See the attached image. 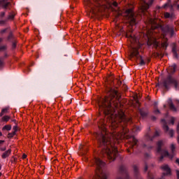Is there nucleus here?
I'll use <instances>...</instances> for the list:
<instances>
[{
  "instance_id": "f257e3e1",
  "label": "nucleus",
  "mask_w": 179,
  "mask_h": 179,
  "mask_svg": "<svg viewBox=\"0 0 179 179\" xmlns=\"http://www.w3.org/2000/svg\"><path fill=\"white\" fill-rule=\"evenodd\" d=\"M96 139L99 141V146L105 150L109 159H113L117 155V148L113 147V144H111L108 136L106 134L104 128L101 129V132L96 134Z\"/></svg>"
},
{
  "instance_id": "f03ea898",
  "label": "nucleus",
  "mask_w": 179,
  "mask_h": 179,
  "mask_svg": "<svg viewBox=\"0 0 179 179\" xmlns=\"http://www.w3.org/2000/svg\"><path fill=\"white\" fill-rule=\"evenodd\" d=\"M113 103L114 106H113ZM99 106L101 111H103L106 115L110 117L112 124L113 122H115V118H122L124 117L123 113L117 115L115 112H113L114 107H117V105L114 103V100L111 97L106 98L102 101L99 102Z\"/></svg>"
},
{
  "instance_id": "7ed1b4c3",
  "label": "nucleus",
  "mask_w": 179,
  "mask_h": 179,
  "mask_svg": "<svg viewBox=\"0 0 179 179\" xmlns=\"http://www.w3.org/2000/svg\"><path fill=\"white\" fill-rule=\"evenodd\" d=\"M170 149H171V154L169 155V151H166V150H163L162 152V156L161 157V159H163V157H169V159H173V157H174V156H176V144L174 143H171V146H170Z\"/></svg>"
},
{
  "instance_id": "20e7f679",
  "label": "nucleus",
  "mask_w": 179,
  "mask_h": 179,
  "mask_svg": "<svg viewBox=\"0 0 179 179\" xmlns=\"http://www.w3.org/2000/svg\"><path fill=\"white\" fill-rule=\"evenodd\" d=\"M125 16H127L130 24H136V17L135 15H134V11L132 10V8H129L127 10H126Z\"/></svg>"
},
{
  "instance_id": "39448f33",
  "label": "nucleus",
  "mask_w": 179,
  "mask_h": 179,
  "mask_svg": "<svg viewBox=\"0 0 179 179\" xmlns=\"http://www.w3.org/2000/svg\"><path fill=\"white\" fill-rule=\"evenodd\" d=\"M161 169L164 171L162 176L165 177V176L170 177L171 176V169L167 164H164L161 166Z\"/></svg>"
},
{
  "instance_id": "423d86ee",
  "label": "nucleus",
  "mask_w": 179,
  "mask_h": 179,
  "mask_svg": "<svg viewBox=\"0 0 179 179\" xmlns=\"http://www.w3.org/2000/svg\"><path fill=\"white\" fill-rule=\"evenodd\" d=\"M164 34L166 36L167 34H171V36H174V29L169 26H166L162 29Z\"/></svg>"
},
{
  "instance_id": "0eeeda50",
  "label": "nucleus",
  "mask_w": 179,
  "mask_h": 179,
  "mask_svg": "<svg viewBox=\"0 0 179 179\" xmlns=\"http://www.w3.org/2000/svg\"><path fill=\"white\" fill-rule=\"evenodd\" d=\"M163 129L165 131V132H168L171 138H173L174 136V130H173V129H169V126L164 124Z\"/></svg>"
},
{
  "instance_id": "6e6552de",
  "label": "nucleus",
  "mask_w": 179,
  "mask_h": 179,
  "mask_svg": "<svg viewBox=\"0 0 179 179\" xmlns=\"http://www.w3.org/2000/svg\"><path fill=\"white\" fill-rule=\"evenodd\" d=\"M152 3H153V0H149L148 2L144 1L143 3L142 4V9H143V10H146L149 9V7Z\"/></svg>"
},
{
  "instance_id": "1a4fd4ad",
  "label": "nucleus",
  "mask_w": 179,
  "mask_h": 179,
  "mask_svg": "<svg viewBox=\"0 0 179 179\" xmlns=\"http://www.w3.org/2000/svg\"><path fill=\"white\" fill-rule=\"evenodd\" d=\"M130 55H131V57H136V58H138V57L139 55V52H138L136 48H133L131 51Z\"/></svg>"
},
{
  "instance_id": "9d476101",
  "label": "nucleus",
  "mask_w": 179,
  "mask_h": 179,
  "mask_svg": "<svg viewBox=\"0 0 179 179\" xmlns=\"http://www.w3.org/2000/svg\"><path fill=\"white\" fill-rule=\"evenodd\" d=\"M9 5V2H8V0H1L0 1V6H2L3 9H6L8 8V6Z\"/></svg>"
},
{
  "instance_id": "9b49d317",
  "label": "nucleus",
  "mask_w": 179,
  "mask_h": 179,
  "mask_svg": "<svg viewBox=\"0 0 179 179\" xmlns=\"http://www.w3.org/2000/svg\"><path fill=\"white\" fill-rule=\"evenodd\" d=\"M12 150L10 149L8 150L7 151H6L2 155L1 157L2 159H6V157H9V156L10 155Z\"/></svg>"
},
{
  "instance_id": "f8f14e48",
  "label": "nucleus",
  "mask_w": 179,
  "mask_h": 179,
  "mask_svg": "<svg viewBox=\"0 0 179 179\" xmlns=\"http://www.w3.org/2000/svg\"><path fill=\"white\" fill-rule=\"evenodd\" d=\"M95 163L96 166H99V167H103V166H104V162H101L99 158H95Z\"/></svg>"
},
{
  "instance_id": "ddd939ff",
  "label": "nucleus",
  "mask_w": 179,
  "mask_h": 179,
  "mask_svg": "<svg viewBox=\"0 0 179 179\" xmlns=\"http://www.w3.org/2000/svg\"><path fill=\"white\" fill-rule=\"evenodd\" d=\"M169 106L171 107V110H172V111H177V108H176V106H174V104H173V101H171V99H169Z\"/></svg>"
},
{
  "instance_id": "4468645a",
  "label": "nucleus",
  "mask_w": 179,
  "mask_h": 179,
  "mask_svg": "<svg viewBox=\"0 0 179 179\" xmlns=\"http://www.w3.org/2000/svg\"><path fill=\"white\" fill-rule=\"evenodd\" d=\"M164 16L166 19H173V17H174V15L173 14H170L169 13H166Z\"/></svg>"
},
{
  "instance_id": "2eb2a0df",
  "label": "nucleus",
  "mask_w": 179,
  "mask_h": 179,
  "mask_svg": "<svg viewBox=\"0 0 179 179\" xmlns=\"http://www.w3.org/2000/svg\"><path fill=\"white\" fill-rule=\"evenodd\" d=\"M98 179H107V176L105 173H101L100 175H99Z\"/></svg>"
},
{
  "instance_id": "dca6fc26",
  "label": "nucleus",
  "mask_w": 179,
  "mask_h": 179,
  "mask_svg": "<svg viewBox=\"0 0 179 179\" xmlns=\"http://www.w3.org/2000/svg\"><path fill=\"white\" fill-rule=\"evenodd\" d=\"M127 37H130V41L133 43V41H136V38L133 35L127 34Z\"/></svg>"
},
{
  "instance_id": "f3484780",
  "label": "nucleus",
  "mask_w": 179,
  "mask_h": 179,
  "mask_svg": "<svg viewBox=\"0 0 179 179\" xmlns=\"http://www.w3.org/2000/svg\"><path fill=\"white\" fill-rule=\"evenodd\" d=\"M163 145V141H159L158 143H157V152H160V150H162V149L160 148L162 147V145Z\"/></svg>"
},
{
  "instance_id": "a211bd4d",
  "label": "nucleus",
  "mask_w": 179,
  "mask_h": 179,
  "mask_svg": "<svg viewBox=\"0 0 179 179\" xmlns=\"http://www.w3.org/2000/svg\"><path fill=\"white\" fill-rule=\"evenodd\" d=\"M145 60H143V58H142V57H140V63H139V65L140 66H145Z\"/></svg>"
},
{
  "instance_id": "6ab92c4d",
  "label": "nucleus",
  "mask_w": 179,
  "mask_h": 179,
  "mask_svg": "<svg viewBox=\"0 0 179 179\" xmlns=\"http://www.w3.org/2000/svg\"><path fill=\"white\" fill-rule=\"evenodd\" d=\"M9 110V108H5L1 110V113H0L1 117H2V115H3V114H6V113H8Z\"/></svg>"
},
{
  "instance_id": "aec40b11",
  "label": "nucleus",
  "mask_w": 179,
  "mask_h": 179,
  "mask_svg": "<svg viewBox=\"0 0 179 179\" xmlns=\"http://www.w3.org/2000/svg\"><path fill=\"white\" fill-rule=\"evenodd\" d=\"M5 129L6 131H10V129H12V126L10 125H6L3 127V131H5Z\"/></svg>"
},
{
  "instance_id": "412c9836",
  "label": "nucleus",
  "mask_w": 179,
  "mask_h": 179,
  "mask_svg": "<svg viewBox=\"0 0 179 179\" xmlns=\"http://www.w3.org/2000/svg\"><path fill=\"white\" fill-rule=\"evenodd\" d=\"M172 52L173 53V55L176 57V58L178 57V55H177V50L176 49V48H173L172 49Z\"/></svg>"
},
{
  "instance_id": "4be33fe9",
  "label": "nucleus",
  "mask_w": 179,
  "mask_h": 179,
  "mask_svg": "<svg viewBox=\"0 0 179 179\" xmlns=\"http://www.w3.org/2000/svg\"><path fill=\"white\" fill-rule=\"evenodd\" d=\"M2 120H3V121H5L6 122H8V121L9 120H10V117L8 116V115H6V116L2 117Z\"/></svg>"
},
{
  "instance_id": "5701e85b",
  "label": "nucleus",
  "mask_w": 179,
  "mask_h": 179,
  "mask_svg": "<svg viewBox=\"0 0 179 179\" xmlns=\"http://www.w3.org/2000/svg\"><path fill=\"white\" fill-rule=\"evenodd\" d=\"M15 135H16V133H15V131H13L12 133H9L8 136V138H13V136H15Z\"/></svg>"
},
{
  "instance_id": "b1692460",
  "label": "nucleus",
  "mask_w": 179,
  "mask_h": 179,
  "mask_svg": "<svg viewBox=\"0 0 179 179\" xmlns=\"http://www.w3.org/2000/svg\"><path fill=\"white\" fill-rule=\"evenodd\" d=\"M113 94L115 99H117L118 97V93L117 92V91H113Z\"/></svg>"
},
{
  "instance_id": "393cba45",
  "label": "nucleus",
  "mask_w": 179,
  "mask_h": 179,
  "mask_svg": "<svg viewBox=\"0 0 179 179\" xmlns=\"http://www.w3.org/2000/svg\"><path fill=\"white\" fill-rule=\"evenodd\" d=\"M13 132H15V134H16V132H17V125L13 127Z\"/></svg>"
},
{
  "instance_id": "a878e982",
  "label": "nucleus",
  "mask_w": 179,
  "mask_h": 179,
  "mask_svg": "<svg viewBox=\"0 0 179 179\" xmlns=\"http://www.w3.org/2000/svg\"><path fill=\"white\" fill-rule=\"evenodd\" d=\"M140 113L142 117H145V115H146V113H143V110H140Z\"/></svg>"
},
{
  "instance_id": "bb28decb",
  "label": "nucleus",
  "mask_w": 179,
  "mask_h": 179,
  "mask_svg": "<svg viewBox=\"0 0 179 179\" xmlns=\"http://www.w3.org/2000/svg\"><path fill=\"white\" fill-rule=\"evenodd\" d=\"M150 23L151 24H156V22H155V20H152V19L150 20Z\"/></svg>"
},
{
  "instance_id": "cd10ccee",
  "label": "nucleus",
  "mask_w": 179,
  "mask_h": 179,
  "mask_svg": "<svg viewBox=\"0 0 179 179\" xmlns=\"http://www.w3.org/2000/svg\"><path fill=\"white\" fill-rule=\"evenodd\" d=\"M174 121H176V118L172 117L171 120V123L172 124V125H174Z\"/></svg>"
},
{
  "instance_id": "c85d7f7f",
  "label": "nucleus",
  "mask_w": 179,
  "mask_h": 179,
  "mask_svg": "<svg viewBox=\"0 0 179 179\" xmlns=\"http://www.w3.org/2000/svg\"><path fill=\"white\" fill-rule=\"evenodd\" d=\"M150 36V34H149V32L147 34H145V37L148 38V41L150 40L149 39Z\"/></svg>"
},
{
  "instance_id": "c756f323",
  "label": "nucleus",
  "mask_w": 179,
  "mask_h": 179,
  "mask_svg": "<svg viewBox=\"0 0 179 179\" xmlns=\"http://www.w3.org/2000/svg\"><path fill=\"white\" fill-rule=\"evenodd\" d=\"M15 17V15L13 14L9 15L8 19H13Z\"/></svg>"
},
{
  "instance_id": "7c9ffc66",
  "label": "nucleus",
  "mask_w": 179,
  "mask_h": 179,
  "mask_svg": "<svg viewBox=\"0 0 179 179\" xmlns=\"http://www.w3.org/2000/svg\"><path fill=\"white\" fill-rule=\"evenodd\" d=\"M155 114H160V110H159V109H157L156 110H155Z\"/></svg>"
},
{
  "instance_id": "2f4dec72",
  "label": "nucleus",
  "mask_w": 179,
  "mask_h": 179,
  "mask_svg": "<svg viewBox=\"0 0 179 179\" xmlns=\"http://www.w3.org/2000/svg\"><path fill=\"white\" fill-rule=\"evenodd\" d=\"M177 178L179 179V170H176Z\"/></svg>"
},
{
  "instance_id": "473e14b6",
  "label": "nucleus",
  "mask_w": 179,
  "mask_h": 179,
  "mask_svg": "<svg viewBox=\"0 0 179 179\" xmlns=\"http://www.w3.org/2000/svg\"><path fill=\"white\" fill-rule=\"evenodd\" d=\"M112 5H113V6H117L118 4L117 3V2H113Z\"/></svg>"
},
{
  "instance_id": "72a5a7b5",
  "label": "nucleus",
  "mask_w": 179,
  "mask_h": 179,
  "mask_svg": "<svg viewBox=\"0 0 179 179\" xmlns=\"http://www.w3.org/2000/svg\"><path fill=\"white\" fill-rule=\"evenodd\" d=\"M162 47H166V48H167V43H162Z\"/></svg>"
},
{
  "instance_id": "f704fd0d",
  "label": "nucleus",
  "mask_w": 179,
  "mask_h": 179,
  "mask_svg": "<svg viewBox=\"0 0 179 179\" xmlns=\"http://www.w3.org/2000/svg\"><path fill=\"white\" fill-rule=\"evenodd\" d=\"M1 150L2 152H5V150H6V148H1Z\"/></svg>"
},
{
  "instance_id": "c9c22d12",
  "label": "nucleus",
  "mask_w": 179,
  "mask_h": 179,
  "mask_svg": "<svg viewBox=\"0 0 179 179\" xmlns=\"http://www.w3.org/2000/svg\"><path fill=\"white\" fill-rule=\"evenodd\" d=\"M1 17H3L5 16V13H4V12H2V13H1Z\"/></svg>"
},
{
  "instance_id": "e433bc0d",
  "label": "nucleus",
  "mask_w": 179,
  "mask_h": 179,
  "mask_svg": "<svg viewBox=\"0 0 179 179\" xmlns=\"http://www.w3.org/2000/svg\"><path fill=\"white\" fill-rule=\"evenodd\" d=\"M27 157V155L24 154V155H22V159H26Z\"/></svg>"
},
{
  "instance_id": "4c0bfd02",
  "label": "nucleus",
  "mask_w": 179,
  "mask_h": 179,
  "mask_svg": "<svg viewBox=\"0 0 179 179\" xmlns=\"http://www.w3.org/2000/svg\"><path fill=\"white\" fill-rule=\"evenodd\" d=\"M5 22L4 21H0V24H4Z\"/></svg>"
},
{
  "instance_id": "58836bf2",
  "label": "nucleus",
  "mask_w": 179,
  "mask_h": 179,
  "mask_svg": "<svg viewBox=\"0 0 179 179\" xmlns=\"http://www.w3.org/2000/svg\"><path fill=\"white\" fill-rule=\"evenodd\" d=\"M2 65H3V62L0 60V66H2Z\"/></svg>"
},
{
  "instance_id": "ea45409f",
  "label": "nucleus",
  "mask_w": 179,
  "mask_h": 179,
  "mask_svg": "<svg viewBox=\"0 0 179 179\" xmlns=\"http://www.w3.org/2000/svg\"><path fill=\"white\" fill-rule=\"evenodd\" d=\"M175 87L177 88V82L174 81Z\"/></svg>"
},
{
  "instance_id": "a19ab883",
  "label": "nucleus",
  "mask_w": 179,
  "mask_h": 179,
  "mask_svg": "<svg viewBox=\"0 0 179 179\" xmlns=\"http://www.w3.org/2000/svg\"><path fill=\"white\" fill-rule=\"evenodd\" d=\"M164 85L165 87H166V89H167V83L165 82V83H164Z\"/></svg>"
},
{
  "instance_id": "79ce46f5",
  "label": "nucleus",
  "mask_w": 179,
  "mask_h": 179,
  "mask_svg": "<svg viewBox=\"0 0 179 179\" xmlns=\"http://www.w3.org/2000/svg\"><path fill=\"white\" fill-rule=\"evenodd\" d=\"M3 142H5V141L3 140H0V145H1V143H3Z\"/></svg>"
},
{
  "instance_id": "37998d69",
  "label": "nucleus",
  "mask_w": 179,
  "mask_h": 179,
  "mask_svg": "<svg viewBox=\"0 0 179 179\" xmlns=\"http://www.w3.org/2000/svg\"><path fill=\"white\" fill-rule=\"evenodd\" d=\"M176 162V163H177V164H178V166H179V159H177Z\"/></svg>"
},
{
  "instance_id": "c03bdc74",
  "label": "nucleus",
  "mask_w": 179,
  "mask_h": 179,
  "mask_svg": "<svg viewBox=\"0 0 179 179\" xmlns=\"http://www.w3.org/2000/svg\"><path fill=\"white\" fill-rule=\"evenodd\" d=\"M5 31H6V29L1 30V33H5Z\"/></svg>"
},
{
  "instance_id": "a18cd8bd",
  "label": "nucleus",
  "mask_w": 179,
  "mask_h": 179,
  "mask_svg": "<svg viewBox=\"0 0 179 179\" xmlns=\"http://www.w3.org/2000/svg\"><path fill=\"white\" fill-rule=\"evenodd\" d=\"M136 131H141V129H139V127H137Z\"/></svg>"
},
{
  "instance_id": "49530a36",
  "label": "nucleus",
  "mask_w": 179,
  "mask_h": 179,
  "mask_svg": "<svg viewBox=\"0 0 179 179\" xmlns=\"http://www.w3.org/2000/svg\"><path fill=\"white\" fill-rule=\"evenodd\" d=\"M13 46L14 48H15V47H16V45H15V43H13Z\"/></svg>"
},
{
  "instance_id": "de8ad7c7",
  "label": "nucleus",
  "mask_w": 179,
  "mask_h": 179,
  "mask_svg": "<svg viewBox=\"0 0 179 179\" xmlns=\"http://www.w3.org/2000/svg\"><path fill=\"white\" fill-rule=\"evenodd\" d=\"M15 121H16L15 120H12L13 122H15Z\"/></svg>"
},
{
  "instance_id": "09e8293b",
  "label": "nucleus",
  "mask_w": 179,
  "mask_h": 179,
  "mask_svg": "<svg viewBox=\"0 0 179 179\" xmlns=\"http://www.w3.org/2000/svg\"><path fill=\"white\" fill-rule=\"evenodd\" d=\"M0 136H2V132L0 131Z\"/></svg>"
},
{
  "instance_id": "8fccbe9b",
  "label": "nucleus",
  "mask_w": 179,
  "mask_h": 179,
  "mask_svg": "<svg viewBox=\"0 0 179 179\" xmlns=\"http://www.w3.org/2000/svg\"><path fill=\"white\" fill-rule=\"evenodd\" d=\"M162 122H166V120H162Z\"/></svg>"
},
{
  "instance_id": "3c124183",
  "label": "nucleus",
  "mask_w": 179,
  "mask_h": 179,
  "mask_svg": "<svg viewBox=\"0 0 179 179\" xmlns=\"http://www.w3.org/2000/svg\"><path fill=\"white\" fill-rule=\"evenodd\" d=\"M173 69H176V65L173 66Z\"/></svg>"
},
{
  "instance_id": "603ef678",
  "label": "nucleus",
  "mask_w": 179,
  "mask_h": 179,
  "mask_svg": "<svg viewBox=\"0 0 179 179\" xmlns=\"http://www.w3.org/2000/svg\"><path fill=\"white\" fill-rule=\"evenodd\" d=\"M156 135H159V132L157 131V132H156Z\"/></svg>"
},
{
  "instance_id": "864d4df0",
  "label": "nucleus",
  "mask_w": 179,
  "mask_h": 179,
  "mask_svg": "<svg viewBox=\"0 0 179 179\" xmlns=\"http://www.w3.org/2000/svg\"><path fill=\"white\" fill-rule=\"evenodd\" d=\"M155 106H157V103H155Z\"/></svg>"
},
{
  "instance_id": "5fc2aeb1",
  "label": "nucleus",
  "mask_w": 179,
  "mask_h": 179,
  "mask_svg": "<svg viewBox=\"0 0 179 179\" xmlns=\"http://www.w3.org/2000/svg\"><path fill=\"white\" fill-rule=\"evenodd\" d=\"M145 170H148V167H145Z\"/></svg>"
},
{
  "instance_id": "6e6d98bb",
  "label": "nucleus",
  "mask_w": 179,
  "mask_h": 179,
  "mask_svg": "<svg viewBox=\"0 0 179 179\" xmlns=\"http://www.w3.org/2000/svg\"><path fill=\"white\" fill-rule=\"evenodd\" d=\"M1 166H0V170H1Z\"/></svg>"
},
{
  "instance_id": "4d7b16f0",
  "label": "nucleus",
  "mask_w": 179,
  "mask_h": 179,
  "mask_svg": "<svg viewBox=\"0 0 179 179\" xmlns=\"http://www.w3.org/2000/svg\"><path fill=\"white\" fill-rule=\"evenodd\" d=\"M109 5H111V3H110Z\"/></svg>"
},
{
  "instance_id": "13d9d810",
  "label": "nucleus",
  "mask_w": 179,
  "mask_h": 179,
  "mask_svg": "<svg viewBox=\"0 0 179 179\" xmlns=\"http://www.w3.org/2000/svg\"><path fill=\"white\" fill-rule=\"evenodd\" d=\"M164 107H166V105H164Z\"/></svg>"
},
{
  "instance_id": "bf43d9fd",
  "label": "nucleus",
  "mask_w": 179,
  "mask_h": 179,
  "mask_svg": "<svg viewBox=\"0 0 179 179\" xmlns=\"http://www.w3.org/2000/svg\"><path fill=\"white\" fill-rule=\"evenodd\" d=\"M0 176H1V173H0Z\"/></svg>"
}]
</instances>
